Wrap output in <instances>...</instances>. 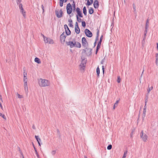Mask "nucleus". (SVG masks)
Listing matches in <instances>:
<instances>
[{
    "instance_id": "obj_11",
    "label": "nucleus",
    "mask_w": 158,
    "mask_h": 158,
    "mask_svg": "<svg viewBox=\"0 0 158 158\" xmlns=\"http://www.w3.org/2000/svg\"><path fill=\"white\" fill-rule=\"evenodd\" d=\"M64 27L65 29V32L67 35H70L71 34V32L67 25H64Z\"/></svg>"
},
{
    "instance_id": "obj_49",
    "label": "nucleus",
    "mask_w": 158,
    "mask_h": 158,
    "mask_svg": "<svg viewBox=\"0 0 158 158\" xmlns=\"http://www.w3.org/2000/svg\"><path fill=\"white\" fill-rule=\"evenodd\" d=\"M33 147H34V150H35V153H38L37 151V150L36 149V148H35V147L34 146V145L33 144Z\"/></svg>"
},
{
    "instance_id": "obj_25",
    "label": "nucleus",
    "mask_w": 158,
    "mask_h": 158,
    "mask_svg": "<svg viewBox=\"0 0 158 158\" xmlns=\"http://www.w3.org/2000/svg\"><path fill=\"white\" fill-rule=\"evenodd\" d=\"M133 7L134 9V13L136 14L137 12L136 9V6L135 5L134 3L133 4Z\"/></svg>"
},
{
    "instance_id": "obj_23",
    "label": "nucleus",
    "mask_w": 158,
    "mask_h": 158,
    "mask_svg": "<svg viewBox=\"0 0 158 158\" xmlns=\"http://www.w3.org/2000/svg\"><path fill=\"white\" fill-rule=\"evenodd\" d=\"M83 13L85 15H86L87 14V10L86 7L84 6L83 8Z\"/></svg>"
},
{
    "instance_id": "obj_5",
    "label": "nucleus",
    "mask_w": 158,
    "mask_h": 158,
    "mask_svg": "<svg viewBox=\"0 0 158 158\" xmlns=\"http://www.w3.org/2000/svg\"><path fill=\"white\" fill-rule=\"evenodd\" d=\"M140 137L142 140L144 142H146L148 139V136L146 134L144 133L143 131H142L140 134Z\"/></svg>"
},
{
    "instance_id": "obj_38",
    "label": "nucleus",
    "mask_w": 158,
    "mask_h": 158,
    "mask_svg": "<svg viewBox=\"0 0 158 158\" xmlns=\"http://www.w3.org/2000/svg\"><path fill=\"white\" fill-rule=\"evenodd\" d=\"M24 83H27V77H25L23 79Z\"/></svg>"
},
{
    "instance_id": "obj_62",
    "label": "nucleus",
    "mask_w": 158,
    "mask_h": 158,
    "mask_svg": "<svg viewBox=\"0 0 158 158\" xmlns=\"http://www.w3.org/2000/svg\"><path fill=\"white\" fill-rule=\"evenodd\" d=\"M98 50H97L96 49V52H95V54H97L98 52Z\"/></svg>"
},
{
    "instance_id": "obj_16",
    "label": "nucleus",
    "mask_w": 158,
    "mask_h": 158,
    "mask_svg": "<svg viewBox=\"0 0 158 158\" xmlns=\"http://www.w3.org/2000/svg\"><path fill=\"white\" fill-rule=\"evenodd\" d=\"M35 138L36 140L37 141V142H38V143L39 144V146H41V144H40V142L41 141L40 139L39 138V136H38L35 135Z\"/></svg>"
},
{
    "instance_id": "obj_46",
    "label": "nucleus",
    "mask_w": 158,
    "mask_h": 158,
    "mask_svg": "<svg viewBox=\"0 0 158 158\" xmlns=\"http://www.w3.org/2000/svg\"><path fill=\"white\" fill-rule=\"evenodd\" d=\"M148 28H145V30L144 31V33H147V32H148Z\"/></svg>"
},
{
    "instance_id": "obj_41",
    "label": "nucleus",
    "mask_w": 158,
    "mask_h": 158,
    "mask_svg": "<svg viewBox=\"0 0 158 158\" xmlns=\"http://www.w3.org/2000/svg\"><path fill=\"white\" fill-rule=\"evenodd\" d=\"M79 28L78 23L77 22H76L75 23V28Z\"/></svg>"
},
{
    "instance_id": "obj_60",
    "label": "nucleus",
    "mask_w": 158,
    "mask_h": 158,
    "mask_svg": "<svg viewBox=\"0 0 158 158\" xmlns=\"http://www.w3.org/2000/svg\"><path fill=\"white\" fill-rule=\"evenodd\" d=\"M32 128H33V129H35V126H34V125H33L32 126Z\"/></svg>"
},
{
    "instance_id": "obj_36",
    "label": "nucleus",
    "mask_w": 158,
    "mask_h": 158,
    "mask_svg": "<svg viewBox=\"0 0 158 158\" xmlns=\"http://www.w3.org/2000/svg\"><path fill=\"white\" fill-rule=\"evenodd\" d=\"M77 20L79 22H80L81 21V19L80 18H79L77 16H76Z\"/></svg>"
},
{
    "instance_id": "obj_3",
    "label": "nucleus",
    "mask_w": 158,
    "mask_h": 158,
    "mask_svg": "<svg viewBox=\"0 0 158 158\" xmlns=\"http://www.w3.org/2000/svg\"><path fill=\"white\" fill-rule=\"evenodd\" d=\"M83 49L82 50V52L86 54L89 55H90L92 54V49L90 48H88L87 47Z\"/></svg>"
},
{
    "instance_id": "obj_9",
    "label": "nucleus",
    "mask_w": 158,
    "mask_h": 158,
    "mask_svg": "<svg viewBox=\"0 0 158 158\" xmlns=\"http://www.w3.org/2000/svg\"><path fill=\"white\" fill-rule=\"evenodd\" d=\"M85 35L89 37H91L92 36L93 34L92 33L87 29H85Z\"/></svg>"
},
{
    "instance_id": "obj_40",
    "label": "nucleus",
    "mask_w": 158,
    "mask_h": 158,
    "mask_svg": "<svg viewBox=\"0 0 158 158\" xmlns=\"http://www.w3.org/2000/svg\"><path fill=\"white\" fill-rule=\"evenodd\" d=\"M101 45L98 44V45L97 46L96 49L99 50L100 48V46Z\"/></svg>"
},
{
    "instance_id": "obj_14",
    "label": "nucleus",
    "mask_w": 158,
    "mask_h": 158,
    "mask_svg": "<svg viewBox=\"0 0 158 158\" xmlns=\"http://www.w3.org/2000/svg\"><path fill=\"white\" fill-rule=\"evenodd\" d=\"M66 37L64 35V32H63L60 35V40L61 41V42L62 44H63L65 40Z\"/></svg>"
},
{
    "instance_id": "obj_10",
    "label": "nucleus",
    "mask_w": 158,
    "mask_h": 158,
    "mask_svg": "<svg viewBox=\"0 0 158 158\" xmlns=\"http://www.w3.org/2000/svg\"><path fill=\"white\" fill-rule=\"evenodd\" d=\"M82 46L84 47H87L88 46V43L85 37H83L82 38Z\"/></svg>"
},
{
    "instance_id": "obj_7",
    "label": "nucleus",
    "mask_w": 158,
    "mask_h": 158,
    "mask_svg": "<svg viewBox=\"0 0 158 158\" xmlns=\"http://www.w3.org/2000/svg\"><path fill=\"white\" fill-rule=\"evenodd\" d=\"M66 10L67 13L70 15L72 13V8L71 4L70 3H68L66 6Z\"/></svg>"
},
{
    "instance_id": "obj_56",
    "label": "nucleus",
    "mask_w": 158,
    "mask_h": 158,
    "mask_svg": "<svg viewBox=\"0 0 158 158\" xmlns=\"http://www.w3.org/2000/svg\"><path fill=\"white\" fill-rule=\"evenodd\" d=\"M143 69H144L143 67ZM144 71V69H143V72H142V73L141 75V76H140L141 78L142 77V75H143V73Z\"/></svg>"
},
{
    "instance_id": "obj_31",
    "label": "nucleus",
    "mask_w": 158,
    "mask_h": 158,
    "mask_svg": "<svg viewBox=\"0 0 158 158\" xmlns=\"http://www.w3.org/2000/svg\"><path fill=\"white\" fill-rule=\"evenodd\" d=\"M112 148V146L111 144H109L107 147V149L108 150H110Z\"/></svg>"
},
{
    "instance_id": "obj_53",
    "label": "nucleus",
    "mask_w": 158,
    "mask_h": 158,
    "mask_svg": "<svg viewBox=\"0 0 158 158\" xmlns=\"http://www.w3.org/2000/svg\"><path fill=\"white\" fill-rule=\"evenodd\" d=\"M146 113H143V119L144 118L145 116Z\"/></svg>"
},
{
    "instance_id": "obj_12",
    "label": "nucleus",
    "mask_w": 158,
    "mask_h": 158,
    "mask_svg": "<svg viewBox=\"0 0 158 158\" xmlns=\"http://www.w3.org/2000/svg\"><path fill=\"white\" fill-rule=\"evenodd\" d=\"M19 9L20 10V12L23 14V15L24 17H25V12L23 11L24 9L23 7V5L21 3H20L19 4Z\"/></svg>"
},
{
    "instance_id": "obj_35",
    "label": "nucleus",
    "mask_w": 158,
    "mask_h": 158,
    "mask_svg": "<svg viewBox=\"0 0 158 158\" xmlns=\"http://www.w3.org/2000/svg\"><path fill=\"white\" fill-rule=\"evenodd\" d=\"M121 78H120V77L118 76V77L117 80V82L118 83H119L121 81Z\"/></svg>"
},
{
    "instance_id": "obj_42",
    "label": "nucleus",
    "mask_w": 158,
    "mask_h": 158,
    "mask_svg": "<svg viewBox=\"0 0 158 158\" xmlns=\"http://www.w3.org/2000/svg\"><path fill=\"white\" fill-rule=\"evenodd\" d=\"M19 151L20 152V153L21 154V155H22V156L23 158H24V156L23 154V153L19 148Z\"/></svg>"
},
{
    "instance_id": "obj_21",
    "label": "nucleus",
    "mask_w": 158,
    "mask_h": 158,
    "mask_svg": "<svg viewBox=\"0 0 158 158\" xmlns=\"http://www.w3.org/2000/svg\"><path fill=\"white\" fill-rule=\"evenodd\" d=\"M153 89V87L152 86L151 87H149V85L148 87V88L147 89V92H148V94H147L148 95V94L150 93V91L152 90Z\"/></svg>"
},
{
    "instance_id": "obj_48",
    "label": "nucleus",
    "mask_w": 158,
    "mask_h": 158,
    "mask_svg": "<svg viewBox=\"0 0 158 158\" xmlns=\"http://www.w3.org/2000/svg\"><path fill=\"white\" fill-rule=\"evenodd\" d=\"M105 58H104L101 61V63L102 64H103V62L104 61V60H105Z\"/></svg>"
},
{
    "instance_id": "obj_4",
    "label": "nucleus",
    "mask_w": 158,
    "mask_h": 158,
    "mask_svg": "<svg viewBox=\"0 0 158 158\" xmlns=\"http://www.w3.org/2000/svg\"><path fill=\"white\" fill-rule=\"evenodd\" d=\"M43 37L44 38V41L45 43L50 44H53V40L50 38L45 37L44 35H43Z\"/></svg>"
},
{
    "instance_id": "obj_19",
    "label": "nucleus",
    "mask_w": 158,
    "mask_h": 158,
    "mask_svg": "<svg viewBox=\"0 0 158 158\" xmlns=\"http://www.w3.org/2000/svg\"><path fill=\"white\" fill-rule=\"evenodd\" d=\"M34 60L35 62H36L38 64L41 63V61H40V59L37 57L35 58Z\"/></svg>"
},
{
    "instance_id": "obj_28",
    "label": "nucleus",
    "mask_w": 158,
    "mask_h": 158,
    "mask_svg": "<svg viewBox=\"0 0 158 158\" xmlns=\"http://www.w3.org/2000/svg\"><path fill=\"white\" fill-rule=\"evenodd\" d=\"M149 27V20L147 19L146 23L145 28H148Z\"/></svg>"
},
{
    "instance_id": "obj_45",
    "label": "nucleus",
    "mask_w": 158,
    "mask_h": 158,
    "mask_svg": "<svg viewBox=\"0 0 158 158\" xmlns=\"http://www.w3.org/2000/svg\"><path fill=\"white\" fill-rule=\"evenodd\" d=\"M60 2H66L67 1V0H60Z\"/></svg>"
},
{
    "instance_id": "obj_39",
    "label": "nucleus",
    "mask_w": 158,
    "mask_h": 158,
    "mask_svg": "<svg viewBox=\"0 0 158 158\" xmlns=\"http://www.w3.org/2000/svg\"><path fill=\"white\" fill-rule=\"evenodd\" d=\"M0 116L2 117L4 119H6V118L4 114H2L1 113H0Z\"/></svg>"
},
{
    "instance_id": "obj_18",
    "label": "nucleus",
    "mask_w": 158,
    "mask_h": 158,
    "mask_svg": "<svg viewBox=\"0 0 158 158\" xmlns=\"http://www.w3.org/2000/svg\"><path fill=\"white\" fill-rule=\"evenodd\" d=\"M97 36L96 37L95 39V41L96 42H97L98 39V37L99 36V30L98 28L97 29Z\"/></svg>"
},
{
    "instance_id": "obj_26",
    "label": "nucleus",
    "mask_w": 158,
    "mask_h": 158,
    "mask_svg": "<svg viewBox=\"0 0 158 158\" xmlns=\"http://www.w3.org/2000/svg\"><path fill=\"white\" fill-rule=\"evenodd\" d=\"M75 31L76 33L77 34H79L80 32V29L79 28H75Z\"/></svg>"
},
{
    "instance_id": "obj_20",
    "label": "nucleus",
    "mask_w": 158,
    "mask_h": 158,
    "mask_svg": "<svg viewBox=\"0 0 158 158\" xmlns=\"http://www.w3.org/2000/svg\"><path fill=\"white\" fill-rule=\"evenodd\" d=\"M94 12V10L93 9L92 7H90L89 10V13L91 15V14H93V13Z\"/></svg>"
},
{
    "instance_id": "obj_13",
    "label": "nucleus",
    "mask_w": 158,
    "mask_h": 158,
    "mask_svg": "<svg viewBox=\"0 0 158 158\" xmlns=\"http://www.w3.org/2000/svg\"><path fill=\"white\" fill-rule=\"evenodd\" d=\"M76 11L77 13V16H79L80 17H83L81 11L80 10V9L79 7L77 8L76 9Z\"/></svg>"
},
{
    "instance_id": "obj_29",
    "label": "nucleus",
    "mask_w": 158,
    "mask_h": 158,
    "mask_svg": "<svg viewBox=\"0 0 158 158\" xmlns=\"http://www.w3.org/2000/svg\"><path fill=\"white\" fill-rule=\"evenodd\" d=\"M102 39H103V35H102L100 37V40L98 42V44H100V45L101 44V43L102 41Z\"/></svg>"
},
{
    "instance_id": "obj_52",
    "label": "nucleus",
    "mask_w": 158,
    "mask_h": 158,
    "mask_svg": "<svg viewBox=\"0 0 158 158\" xmlns=\"http://www.w3.org/2000/svg\"><path fill=\"white\" fill-rule=\"evenodd\" d=\"M69 26L71 27H73L72 23H69Z\"/></svg>"
},
{
    "instance_id": "obj_15",
    "label": "nucleus",
    "mask_w": 158,
    "mask_h": 158,
    "mask_svg": "<svg viewBox=\"0 0 158 158\" xmlns=\"http://www.w3.org/2000/svg\"><path fill=\"white\" fill-rule=\"evenodd\" d=\"M99 6V2L98 0H95L94 3V6L95 8H98Z\"/></svg>"
},
{
    "instance_id": "obj_33",
    "label": "nucleus",
    "mask_w": 158,
    "mask_h": 158,
    "mask_svg": "<svg viewBox=\"0 0 158 158\" xmlns=\"http://www.w3.org/2000/svg\"><path fill=\"white\" fill-rule=\"evenodd\" d=\"M87 3L86 5L88 6H90L91 5L92 3L91 2H90L89 1V0H87Z\"/></svg>"
},
{
    "instance_id": "obj_27",
    "label": "nucleus",
    "mask_w": 158,
    "mask_h": 158,
    "mask_svg": "<svg viewBox=\"0 0 158 158\" xmlns=\"http://www.w3.org/2000/svg\"><path fill=\"white\" fill-rule=\"evenodd\" d=\"M73 11H74L75 10H76V5L75 3V2L74 1L73 2Z\"/></svg>"
},
{
    "instance_id": "obj_8",
    "label": "nucleus",
    "mask_w": 158,
    "mask_h": 158,
    "mask_svg": "<svg viewBox=\"0 0 158 158\" xmlns=\"http://www.w3.org/2000/svg\"><path fill=\"white\" fill-rule=\"evenodd\" d=\"M55 14L57 18H60L62 17L63 13L62 10L60 9L59 10H56L55 11Z\"/></svg>"
},
{
    "instance_id": "obj_55",
    "label": "nucleus",
    "mask_w": 158,
    "mask_h": 158,
    "mask_svg": "<svg viewBox=\"0 0 158 158\" xmlns=\"http://www.w3.org/2000/svg\"><path fill=\"white\" fill-rule=\"evenodd\" d=\"M68 21L70 23H73L72 20H71V19H69Z\"/></svg>"
},
{
    "instance_id": "obj_58",
    "label": "nucleus",
    "mask_w": 158,
    "mask_h": 158,
    "mask_svg": "<svg viewBox=\"0 0 158 158\" xmlns=\"http://www.w3.org/2000/svg\"><path fill=\"white\" fill-rule=\"evenodd\" d=\"M146 110L145 108H144L143 113H146Z\"/></svg>"
},
{
    "instance_id": "obj_59",
    "label": "nucleus",
    "mask_w": 158,
    "mask_h": 158,
    "mask_svg": "<svg viewBox=\"0 0 158 158\" xmlns=\"http://www.w3.org/2000/svg\"><path fill=\"white\" fill-rule=\"evenodd\" d=\"M148 95H146V98H146V99L145 100V102H147V100H148Z\"/></svg>"
},
{
    "instance_id": "obj_44",
    "label": "nucleus",
    "mask_w": 158,
    "mask_h": 158,
    "mask_svg": "<svg viewBox=\"0 0 158 158\" xmlns=\"http://www.w3.org/2000/svg\"><path fill=\"white\" fill-rule=\"evenodd\" d=\"M22 1L21 0H17L16 2L17 4H19V3H20Z\"/></svg>"
},
{
    "instance_id": "obj_37",
    "label": "nucleus",
    "mask_w": 158,
    "mask_h": 158,
    "mask_svg": "<svg viewBox=\"0 0 158 158\" xmlns=\"http://www.w3.org/2000/svg\"><path fill=\"white\" fill-rule=\"evenodd\" d=\"M17 95L18 98H23L22 95H20L17 93Z\"/></svg>"
},
{
    "instance_id": "obj_1",
    "label": "nucleus",
    "mask_w": 158,
    "mask_h": 158,
    "mask_svg": "<svg viewBox=\"0 0 158 158\" xmlns=\"http://www.w3.org/2000/svg\"><path fill=\"white\" fill-rule=\"evenodd\" d=\"M66 43L71 48L74 47L80 48L81 47V44L80 43L75 41V39H73L72 41L66 42Z\"/></svg>"
},
{
    "instance_id": "obj_34",
    "label": "nucleus",
    "mask_w": 158,
    "mask_h": 158,
    "mask_svg": "<svg viewBox=\"0 0 158 158\" xmlns=\"http://www.w3.org/2000/svg\"><path fill=\"white\" fill-rule=\"evenodd\" d=\"M127 151L125 152L124 153V155L122 157V158H126V155L127 154Z\"/></svg>"
},
{
    "instance_id": "obj_6",
    "label": "nucleus",
    "mask_w": 158,
    "mask_h": 158,
    "mask_svg": "<svg viewBox=\"0 0 158 158\" xmlns=\"http://www.w3.org/2000/svg\"><path fill=\"white\" fill-rule=\"evenodd\" d=\"M81 59L82 61L80 65V69H81L84 70L85 67L86 60L85 59H82V58Z\"/></svg>"
},
{
    "instance_id": "obj_2",
    "label": "nucleus",
    "mask_w": 158,
    "mask_h": 158,
    "mask_svg": "<svg viewBox=\"0 0 158 158\" xmlns=\"http://www.w3.org/2000/svg\"><path fill=\"white\" fill-rule=\"evenodd\" d=\"M38 83L39 85L41 87L47 86L50 85V82L48 80L42 78L38 80Z\"/></svg>"
},
{
    "instance_id": "obj_17",
    "label": "nucleus",
    "mask_w": 158,
    "mask_h": 158,
    "mask_svg": "<svg viewBox=\"0 0 158 158\" xmlns=\"http://www.w3.org/2000/svg\"><path fill=\"white\" fill-rule=\"evenodd\" d=\"M24 87L25 91L27 93L28 91L27 83H24Z\"/></svg>"
},
{
    "instance_id": "obj_22",
    "label": "nucleus",
    "mask_w": 158,
    "mask_h": 158,
    "mask_svg": "<svg viewBox=\"0 0 158 158\" xmlns=\"http://www.w3.org/2000/svg\"><path fill=\"white\" fill-rule=\"evenodd\" d=\"M96 72L98 77H99L100 74V69L98 67L96 69Z\"/></svg>"
},
{
    "instance_id": "obj_32",
    "label": "nucleus",
    "mask_w": 158,
    "mask_h": 158,
    "mask_svg": "<svg viewBox=\"0 0 158 158\" xmlns=\"http://www.w3.org/2000/svg\"><path fill=\"white\" fill-rule=\"evenodd\" d=\"M82 26L83 27H85L86 26V23L84 21H82Z\"/></svg>"
},
{
    "instance_id": "obj_50",
    "label": "nucleus",
    "mask_w": 158,
    "mask_h": 158,
    "mask_svg": "<svg viewBox=\"0 0 158 158\" xmlns=\"http://www.w3.org/2000/svg\"><path fill=\"white\" fill-rule=\"evenodd\" d=\"M41 7H42V10H43V12L44 11V6L43 5H41Z\"/></svg>"
},
{
    "instance_id": "obj_57",
    "label": "nucleus",
    "mask_w": 158,
    "mask_h": 158,
    "mask_svg": "<svg viewBox=\"0 0 158 158\" xmlns=\"http://www.w3.org/2000/svg\"><path fill=\"white\" fill-rule=\"evenodd\" d=\"M36 156H37V158H40L39 155L38 153H36Z\"/></svg>"
},
{
    "instance_id": "obj_61",
    "label": "nucleus",
    "mask_w": 158,
    "mask_h": 158,
    "mask_svg": "<svg viewBox=\"0 0 158 158\" xmlns=\"http://www.w3.org/2000/svg\"><path fill=\"white\" fill-rule=\"evenodd\" d=\"M146 37L144 36V38H143V41H145V39H146Z\"/></svg>"
},
{
    "instance_id": "obj_24",
    "label": "nucleus",
    "mask_w": 158,
    "mask_h": 158,
    "mask_svg": "<svg viewBox=\"0 0 158 158\" xmlns=\"http://www.w3.org/2000/svg\"><path fill=\"white\" fill-rule=\"evenodd\" d=\"M118 102H119V100H117L116 102L114 104V106H113V109H115V107H117V106Z\"/></svg>"
},
{
    "instance_id": "obj_47",
    "label": "nucleus",
    "mask_w": 158,
    "mask_h": 158,
    "mask_svg": "<svg viewBox=\"0 0 158 158\" xmlns=\"http://www.w3.org/2000/svg\"><path fill=\"white\" fill-rule=\"evenodd\" d=\"M63 2H60V5L61 7H62L63 6Z\"/></svg>"
},
{
    "instance_id": "obj_30",
    "label": "nucleus",
    "mask_w": 158,
    "mask_h": 158,
    "mask_svg": "<svg viewBox=\"0 0 158 158\" xmlns=\"http://www.w3.org/2000/svg\"><path fill=\"white\" fill-rule=\"evenodd\" d=\"M24 70V72H23V76H24V78H25V77H27V73H26L25 72V68H23Z\"/></svg>"
},
{
    "instance_id": "obj_64",
    "label": "nucleus",
    "mask_w": 158,
    "mask_h": 158,
    "mask_svg": "<svg viewBox=\"0 0 158 158\" xmlns=\"http://www.w3.org/2000/svg\"><path fill=\"white\" fill-rule=\"evenodd\" d=\"M157 50H158V43H157Z\"/></svg>"
},
{
    "instance_id": "obj_63",
    "label": "nucleus",
    "mask_w": 158,
    "mask_h": 158,
    "mask_svg": "<svg viewBox=\"0 0 158 158\" xmlns=\"http://www.w3.org/2000/svg\"><path fill=\"white\" fill-rule=\"evenodd\" d=\"M89 1H90V2H91L92 4L93 3V0H89Z\"/></svg>"
},
{
    "instance_id": "obj_43",
    "label": "nucleus",
    "mask_w": 158,
    "mask_h": 158,
    "mask_svg": "<svg viewBox=\"0 0 158 158\" xmlns=\"http://www.w3.org/2000/svg\"><path fill=\"white\" fill-rule=\"evenodd\" d=\"M56 153V151H55V150L53 151L52 152V154L53 155H54Z\"/></svg>"
},
{
    "instance_id": "obj_54",
    "label": "nucleus",
    "mask_w": 158,
    "mask_h": 158,
    "mask_svg": "<svg viewBox=\"0 0 158 158\" xmlns=\"http://www.w3.org/2000/svg\"><path fill=\"white\" fill-rule=\"evenodd\" d=\"M102 69L103 71V73H104V66L103 65L102 66Z\"/></svg>"
},
{
    "instance_id": "obj_51",
    "label": "nucleus",
    "mask_w": 158,
    "mask_h": 158,
    "mask_svg": "<svg viewBox=\"0 0 158 158\" xmlns=\"http://www.w3.org/2000/svg\"><path fill=\"white\" fill-rule=\"evenodd\" d=\"M57 132L58 134V135H60V131H59V130L57 129Z\"/></svg>"
}]
</instances>
